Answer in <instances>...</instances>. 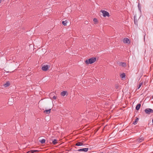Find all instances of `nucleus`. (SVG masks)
Wrapping results in <instances>:
<instances>
[{
	"label": "nucleus",
	"instance_id": "f257e3e1",
	"mask_svg": "<svg viewBox=\"0 0 153 153\" xmlns=\"http://www.w3.org/2000/svg\"><path fill=\"white\" fill-rule=\"evenodd\" d=\"M96 60V58L92 57L87 60L85 61V62L87 64H92L95 62Z\"/></svg>",
	"mask_w": 153,
	"mask_h": 153
},
{
	"label": "nucleus",
	"instance_id": "f03ea898",
	"mask_svg": "<svg viewBox=\"0 0 153 153\" xmlns=\"http://www.w3.org/2000/svg\"><path fill=\"white\" fill-rule=\"evenodd\" d=\"M145 111L146 114H149L153 113V110L151 108H147L145 109Z\"/></svg>",
	"mask_w": 153,
	"mask_h": 153
},
{
	"label": "nucleus",
	"instance_id": "7ed1b4c3",
	"mask_svg": "<svg viewBox=\"0 0 153 153\" xmlns=\"http://www.w3.org/2000/svg\"><path fill=\"white\" fill-rule=\"evenodd\" d=\"M101 11L103 14V16H109V13L108 12L104 10H101Z\"/></svg>",
	"mask_w": 153,
	"mask_h": 153
},
{
	"label": "nucleus",
	"instance_id": "20e7f679",
	"mask_svg": "<svg viewBox=\"0 0 153 153\" xmlns=\"http://www.w3.org/2000/svg\"><path fill=\"white\" fill-rule=\"evenodd\" d=\"M50 66L48 65H44L42 68V69L43 71H47L49 68Z\"/></svg>",
	"mask_w": 153,
	"mask_h": 153
},
{
	"label": "nucleus",
	"instance_id": "39448f33",
	"mask_svg": "<svg viewBox=\"0 0 153 153\" xmlns=\"http://www.w3.org/2000/svg\"><path fill=\"white\" fill-rule=\"evenodd\" d=\"M88 148H85L79 149L77 151L79 152L83 151L84 152H87L88 151Z\"/></svg>",
	"mask_w": 153,
	"mask_h": 153
},
{
	"label": "nucleus",
	"instance_id": "423d86ee",
	"mask_svg": "<svg viewBox=\"0 0 153 153\" xmlns=\"http://www.w3.org/2000/svg\"><path fill=\"white\" fill-rule=\"evenodd\" d=\"M123 42L124 43H130V41L128 39V38H124L123 39Z\"/></svg>",
	"mask_w": 153,
	"mask_h": 153
},
{
	"label": "nucleus",
	"instance_id": "0eeeda50",
	"mask_svg": "<svg viewBox=\"0 0 153 153\" xmlns=\"http://www.w3.org/2000/svg\"><path fill=\"white\" fill-rule=\"evenodd\" d=\"M144 140V138L143 137H140L138 139H137V141L139 143L142 142Z\"/></svg>",
	"mask_w": 153,
	"mask_h": 153
},
{
	"label": "nucleus",
	"instance_id": "6e6552de",
	"mask_svg": "<svg viewBox=\"0 0 153 153\" xmlns=\"http://www.w3.org/2000/svg\"><path fill=\"white\" fill-rule=\"evenodd\" d=\"M119 64V66H122L123 67H125L126 66V64L125 62H120Z\"/></svg>",
	"mask_w": 153,
	"mask_h": 153
},
{
	"label": "nucleus",
	"instance_id": "1a4fd4ad",
	"mask_svg": "<svg viewBox=\"0 0 153 153\" xmlns=\"http://www.w3.org/2000/svg\"><path fill=\"white\" fill-rule=\"evenodd\" d=\"M140 106L141 104H138L137 105L136 107V109L137 110H138L140 109Z\"/></svg>",
	"mask_w": 153,
	"mask_h": 153
},
{
	"label": "nucleus",
	"instance_id": "9d476101",
	"mask_svg": "<svg viewBox=\"0 0 153 153\" xmlns=\"http://www.w3.org/2000/svg\"><path fill=\"white\" fill-rule=\"evenodd\" d=\"M139 120L138 118H137V119H135L134 121L133 122V124L134 125L136 124L137 123V122Z\"/></svg>",
	"mask_w": 153,
	"mask_h": 153
},
{
	"label": "nucleus",
	"instance_id": "9b49d317",
	"mask_svg": "<svg viewBox=\"0 0 153 153\" xmlns=\"http://www.w3.org/2000/svg\"><path fill=\"white\" fill-rule=\"evenodd\" d=\"M51 109L50 108L48 110H45L44 111V113H46V114H49L51 112Z\"/></svg>",
	"mask_w": 153,
	"mask_h": 153
},
{
	"label": "nucleus",
	"instance_id": "f8f14e48",
	"mask_svg": "<svg viewBox=\"0 0 153 153\" xmlns=\"http://www.w3.org/2000/svg\"><path fill=\"white\" fill-rule=\"evenodd\" d=\"M83 145V143L80 142H79L76 143V146H81Z\"/></svg>",
	"mask_w": 153,
	"mask_h": 153
},
{
	"label": "nucleus",
	"instance_id": "ddd939ff",
	"mask_svg": "<svg viewBox=\"0 0 153 153\" xmlns=\"http://www.w3.org/2000/svg\"><path fill=\"white\" fill-rule=\"evenodd\" d=\"M57 140L56 139H54L52 141V143L53 144L55 145L57 143Z\"/></svg>",
	"mask_w": 153,
	"mask_h": 153
},
{
	"label": "nucleus",
	"instance_id": "4468645a",
	"mask_svg": "<svg viewBox=\"0 0 153 153\" xmlns=\"http://www.w3.org/2000/svg\"><path fill=\"white\" fill-rule=\"evenodd\" d=\"M66 91H63L61 93V95L62 96H64L66 94Z\"/></svg>",
	"mask_w": 153,
	"mask_h": 153
},
{
	"label": "nucleus",
	"instance_id": "2eb2a0df",
	"mask_svg": "<svg viewBox=\"0 0 153 153\" xmlns=\"http://www.w3.org/2000/svg\"><path fill=\"white\" fill-rule=\"evenodd\" d=\"M10 83L9 82H7L6 83L4 84V86L6 87L10 85Z\"/></svg>",
	"mask_w": 153,
	"mask_h": 153
},
{
	"label": "nucleus",
	"instance_id": "dca6fc26",
	"mask_svg": "<svg viewBox=\"0 0 153 153\" xmlns=\"http://www.w3.org/2000/svg\"><path fill=\"white\" fill-rule=\"evenodd\" d=\"M38 151L37 150H32L28 152L27 153H33L34 152H36Z\"/></svg>",
	"mask_w": 153,
	"mask_h": 153
},
{
	"label": "nucleus",
	"instance_id": "f3484780",
	"mask_svg": "<svg viewBox=\"0 0 153 153\" xmlns=\"http://www.w3.org/2000/svg\"><path fill=\"white\" fill-rule=\"evenodd\" d=\"M120 76L122 79H125V74L124 73H123L120 75Z\"/></svg>",
	"mask_w": 153,
	"mask_h": 153
},
{
	"label": "nucleus",
	"instance_id": "a211bd4d",
	"mask_svg": "<svg viewBox=\"0 0 153 153\" xmlns=\"http://www.w3.org/2000/svg\"><path fill=\"white\" fill-rule=\"evenodd\" d=\"M67 22L66 21H63L62 22V24L64 26L67 25Z\"/></svg>",
	"mask_w": 153,
	"mask_h": 153
},
{
	"label": "nucleus",
	"instance_id": "6ab92c4d",
	"mask_svg": "<svg viewBox=\"0 0 153 153\" xmlns=\"http://www.w3.org/2000/svg\"><path fill=\"white\" fill-rule=\"evenodd\" d=\"M45 140L43 139L40 140V142H41L42 143H45Z\"/></svg>",
	"mask_w": 153,
	"mask_h": 153
},
{
	"label": "nucleus",
	"instance_id": "aec40b11",
	"mask_svg": "<svg viewBox=\"0 0 153 153\" xmlns=\"http://www.w3.org/2000/svg\"><path fill=\"white\" fill-rule=\"evenodd\" d=\"M138 9H139V10L141 12V6L140 5V4L139 3L138 4Z\"/></svg>",
	"mask_w": 153,
	"mask_h": 153
},
{
	"label": "nucleus",
	"instance_id": "412c9836",
	"mask_svg": "<svg viewBox=\"0 0 153 153\" xmlns=\"http://www.w3.org/2000/svg\"><path fill=\"white\" fill-rule=\"evenodd\" d=\"M143 84V82L140 83L138 86V89H139L141 86Z\"/></svg>",
	"mask_w": 153,
	"mask_h": 153
},
{
	"label": "nucleus",
	"instance_id": "4be33fe9",
	"mask_svg": "<svg viewBox=\"0 0 153 153\" xmlns=\"http://www.w3.org/2000/svg\"><path fill=\"white\" fill-rule=\"evenodd\" d=\"M12 100V99H10L8 102V104L9 105H11L13 104V102H12L10 101V100Z\"/></svg>",
	"mask_w": 153,
	"mask_h": 153
},
{
	"label": "nucleus",
	"instance_id": "5701e85b",
	"mask_svg": "<svg viewBox=\"0 0 153 153\" xmlns=\"http://www.w3.org/2000/svg\"><path fill=\"white\" fill-rule=\"evenodd\" d=\"M93 21L94 22H97V20L96 18H94L93 19Z\"/></svg>",
	"mask_w": 153,
	"mask_h": 153
},
{
	"label": "nucleus",
	"instance_id": "b1692460",
	"mask_svg": "<svg viewBox=\"0 0 153 153\" xmlns=\"http://www.w3.org/2000/svg\"><path fill=\"white\" fill-rule=\"evenodd\" d=\"M53 98L54 99H56V97L55 96H53Z\"/></svg>",
	"mask_w": 153,
	"mask_h": 153
},
{
	"label": "nucleus",
	"instance_id": "393cba45",
	"mask_svg": "<svg viewBox=\"0 0 153 153\" xmlns=\"http://www.w3.org/2000/svg\"><path fill=\"white\" fill-rule=\"evenodd\" d=\"M88 22L87 21H86L85 22V23L86 24H88Z\"/></svg>",
	"mask_w": 153,
	"mask_h": 153
},
{
	"label": "nucleus",
	"instance_id": "a878e982",
	"mask_svg": "<svg viewBox=\"0 0 153 153\" xmlns=\"http://www.w3.org/2000/svg\"><path fill=\"white\" fill-rule=\"evenodd\" d=\"M1 0H0V3H1Z\"/></svg>",
	"mask_w": 153,
	"mask_h": 153
},
{
	"label": "nucleus",
	"instance_id": "bb28decb",
	"mask_svg": "<svg viewBox=\"0 0 153 153\" xmlns=\"http://www.w3.org/2000/svg\"><path fill=\"white\" fill-rule=\"evenodd\" d=\"M152 98L153 99V96H152Z\"/></svg>",
	"mask_w": 153,
	"mask_h": 153
},
{
	"label": "nucleus",
	"instance_id": "cd10ccee",
	"mask_svg": "<svg viewBox=\"0 0 153 153\" xmlns=\"http://www.w3.org/2000/svg\"><path fill=\"white\" fill-rule=\"evenodd\" d=\"M101 153H103V152H102Z\"/></svg>",
	"mask_w": 153,
	"mask_h": 153
}]
</instances>
